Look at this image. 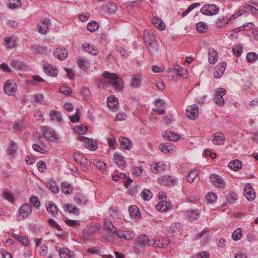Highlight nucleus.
I'll return each instance as SVG.
<instances>
[{
  "mask_svg": "<svg viewBox=\"0 0 258 258\" xmlns=\"http://www.w3.org/2000/svg\"><path fill=\"white\" fill-rule=\"evenodd\" d=\"M113 159L115 163L118 167H120L121 168L125 167V161L123 160V157L121 155H120L118 153H115L114 155Z\"/></svg>",
  "mask_w": 258,
  "mask_h": 258,
  "instance_id": "33",
  "label": "nucleus"
},
{
  "mask_svg": "<svg viewBox=\"0 0 258 258\" xmlns=\"http://www.w3.org/2000/svg\"><path fill=\"white\" fill-rule=\"evenodd\" d=\"M104 78L109 79L108 84L111 85L115 90H120L122 88L121 84V79L115 74L104 72L103 74Z\"/></svg>",
  "mask_w": 258,
  "mask_h": 258,
  "instance_id": "2",
  "label": "nucleus"
},
{
  "mask_svg": "<svg viewBox=\"0 0 258 258\" xmlns=\"http://www.w3.org/2000/svg\"><path fill=\"white\" fill-rule=\"evenodd\" d=\"M217 198V197L215 193L212 192H209L206 196V200L209 202V203H214Z\"/></svg>",
  "mask_w": 258,
  "mask_h": 258,
  "instance_id": "59",
  "label": "nucleus"
},
{
  "mask_svg": "<svg viewBox=\"0 0 258 258\" xmlns=\"http://www.w3.org/2000/svg\"><path fill=\"white\" fill-rule=\"evenodd\" d=\"M47 211L52 216H55L57 214L58 210L57 207L52 201H48L46 203Z\"/></svg>",
  "mask_w": 258,
  "mask_h": 258,
  "instance_id": "22",
  "label": "nucleus"
},
{
  "mask_svg": "<svg viewBox=\"0 0 258 258\" xmlns=\"http://www.w3.org/2000/svg\"><path fill=\"white\" fill-rule=\"evenodd\" d=\"M20 215L22 216L23 219L27 217L32 212V207L28 203L22 205L19 209Z\"/></svg>",
  "mask_w": 258,
  "mask_h": 258,
  "instance_id": "13",
  "label": "nucleus"
},
{
  "mask_svg": "<svg viewBox=\"0 0 258 258\" xmlns=\"http://www.w3.org/2000/svg\"><path fill=\"white\" fill-rule=\"evenodd\" d=\"M119 145L121 148L124 150H128L132 146V142L127 138L121 137L119 139Z\"/></svg>",
  "mask_w": 258,
  "mask_h": 258,
  "instance_id": "29",
  "label": "nucleus"
},
{
  "mask_svg": "<svg viewBox=\"0 0 258 258\" xmlns=\"http://www.w3.org/2000/svg\"><path fill=\"white\" fill-rule=\"evenodd\" d=\"M226 67V62L223 61L218 64L215 69L213 76L215 78H220L224 73Z\"/></svg>",
  "mask_w": 258,
  "mask_h": 258,
  "instance_id": "9",
  "label": "nucleus"
},
{
  "mask_svg": "<svg viewBox=\"0 0 258 258\" xmlns=\"http://www.w3.org/2000/svg\"><path fill=\"white\" fill-rule=\"evenodd\" d=\"M75 131L80 134H84L87 131V127L86 126H77L74 128Z\"/></svg>",
  "mask_w": 258,
  "mask_h": 258,
  "instance_id": "64",
  "label": "nucleus"
},
{
  "mask_svg": "<svg viewBox=\"0 0 258 258\" xmlns=\"http://www.w3.org/2000/svg\"><path fill=\"white\" fill-rule=\"evenodd\" d=\"M152 240H149L147 235L142 234L140 235L136 240V243L138 245L143 246L146 244L150 245L149 242H151Z\"/></svg>",
  "mask_w": 258,
  "mask_h": 258,
  "instance_id": "28",
  "label": "nucleus"
},
{
  "mask_svg": "<svg viewBox=\"0 0 258 258\" xmlns=\"http://www.w3.org/2000/svg\"><path fill=\"white\" fill-rule=\"evenodd\" d=\"M82 47L84 51L91 54L95 55L98 53V49L95 46L87 43H84Z\"/></svg>",
  "mask_w": 258,
  "mask_h": 258,
  "instance_id": "24",
  "label": "nucleus"
},
{
  "mask_svg": "<svg viewBox=\"0 0 258 258\" xmlns=\"http://www.w3.org/2000/svg\"><path fill=\"white\" fill-rule=\"evenodd\" d=\"M5 46L7 48L11 49L16 47V40L12 37H6L5 38Z\"/></svg>",
  "mask_w": 258,
  "mask_h": 258,
  "instance_id": "41",
  "label": "nucleus"
},
{
  "mask_svg": "<svg viewBox=\"0 0 258 258\" xmlns=\"http://www.w3.org/2000/svg\"><path fill=\"white\" fill-rule=\"evenodd\" d=\"M70 119L72 122H77L80 120V110L76 109L75 114L70 116Z\"/></svg>",
  "mask_w": 258,
  "mask_h": 258,
  "instance_id": "55",
  "label": "nucleus"
},
{
  "mask_svg": "<svg viewBox=\"0 0 258 258\" xmlns=\"http://www.w3.org/2000/svg\"><path fill=\"white\" fill-rule=\"evenodd\" d=\"M49 20L45 19L40 22L38 25V31L42 34H46L49 25Z\"/></svg>",
  "mask_w": 258,
  "mask_h": 258,
  "instance_id": "15",
  "label": "nucleus"
},
{
  "mask_svg": "<svg viewBox=\"0 0 258 258\" xmlns=\"http://www.w3.org/2000/svg\"><path fill=\"white\" fill-rule=\"evenodd\" d=\"M128 212L132 218H140L141 213L138 207L136 205H132L129 207Z\"/></svg>",
  "mask_w": 258,
  "mask_h": 258,
  "instance_id": "25",
  "label": "nucleus"
},
{
  "mask_svg": "<svg viewBox=\"0 0 258 258\" xmlns=\"http://www.w3.org/2000/svg\"><path fill=\"white\" fill-rule=\"evenodd\" d=\"M61 189L62 191L67 195L71 194L73 190L71 185L66 182L61 183Z\"/></svg>",
  "mask_w": 258,
  "mask_h": 258,
  "instance_id": "40",
  "label": "nucleus"
},
{
  "mask_svg": "<svg viewBox=\"0 0 258 258\" xmlns=\"http://www.w3.org/2000/svg\"><path fill=\"white\" fill-rule=\"evenodd\" d=\"M219 8L214 4L205 5L201 9L200 12L205 15H213L218 13Z\"/></svg>",
  "mask_w": 258,
  "mask_h": 258,
  "instance_id": "4",
  "label": "nucleus"
},
{
  "mask_svg": "<svg viewBox=\"0 0 258 258\" xmlns=\"http://www.w3.org/2000/svg\"><path fill=\"white\" fill-rule=\"evenodd\" d=\"M4 90L8 95H14L17 91V85L13 80H7L4 86Z\"/></svg>",
  "mask_w": 258,
  "mask_h": 258,
  "instance_id": "5",
  "label": "nucleus"
},
{
  "mask_svg": "<svg viewBox=\"0 0 258 258\" xmlns=\"http://www.w3.org/2000/svg\"><path fill=\"white\" fill-rule=\"evenodd\" d=\"M112 236L113 237L116 236L118 238H123L127 240H131L133 238L131 233L123 230H117L116 228H115L114 233L112 234L111 237Z\"/></svg>",
  "mask_w": 258,
  "mask_h": 258,
  "instance_id": "12",
  "label": "nucleus"
},
{
  "mask_svg": "<svg viewBox=\"0 0 258 258\" xmlns=\"http://www.w3.org/2000/svg\"><path fill=\"white\" fill-rule=\"evenodd\" d=\"M59 91L61 93L66 95H70L72 93L71 88L66 86L60 87L59 88Z\"/></svg>",
  "mask_w": 258,
  "mask_h": 258,
  "instance_id": "56",
  "label": "nucleus"
},
{
  "mask_svg": "<svg viewBox=\"0 0 258 258\" xmlns=\"http://www.w3.org/2000/svg\"><path fill=\"white\" fill-rule=\"evenodd\" d=\"M212 143L216 145H221L224 143L225 137L222 133L217 132L211 137Z\"/></svg>",
  "mask_w": 258,
  "mask_h": 258,
  "instance_id": "11",
  "label": "nucleus"
},
{
  "mask_svg": "<svg viewBox=\"0 0 258 258\" xmlns=\"http://www.w3.org/2000/svg\"><path fill=\"white\" fill-rule=\"evenodd\" d=\"M218 60V53L213 48H210L208 52V61L210 64H215Z\"/></svg>",
  "mask_w": 258,
  "mask_h": 258,
  "instance_id": "19",
  "label": "nucleus"
},
{
  "mask_svg": "<svg viewBox=\"0 0 258 258\" xmlns=\"http://www.w3.org/2000/svg\"><path fill=\"white\" fill-rule=\"evenodd\" d=\"M144 40L150 52L155 53L158 51L159 45L155 40V36L149 31H145Z\"/></svg>",
  "mask_w": 258,
  "mask_h": 258,
  "instance_id": "1",
  "label": "nucleus"
},
{
  "mask_svg": "<svg viewBox=\"0 0 258 258\" xmlns=\"http://www.w3.org/2000/svg\"><path fill=\"white\" fill-rule=\"evenodd\" d=\"M161 181L165 184L170 185L171 184H174L176 182V180L172 176L165 175L162 177Z\"/></svg>",
  "mask_w": 258,
  "mask_h": 258,
  "instance_id": "38",
  "label": "nucleus"
},
{
  "mask_svg": "<svg viewBox=\"0 0 258 258\" xmlns=\"http://www.w3.org/2000/svg\"><path fill=\"white\" fill-rule=\"evenodd\" d=\"M242 46L241 45H236L232 48V52L236 56H240L242 53Z\"/></svg>",
  "mask_w": 258,
  "mask_h": 258,
  "instance_id": "61",
  "label": "nucleus"
},
{
  "mask_svg": "<svg viewBox=\"0 0 258 258\" xmlns=\"http://www.w3.org/2000/svg\"><path fill=\"white\" fill-rule=\"evenodd\" d=\"M59 254L61 258H73L74 256V253L66 248H60Z\"/></svg>",
  "mask_w": 258,
  "mask_h": 258,
  "instance_id": "31",
  "label": "nucleus"
},
{
  "mask_svg": "<svg viewBox=\"0 0 258 258\" xmlns=\"http://www.w3.org/2000/svg\"><path fill=\"white\" fill-rule=\"evenodd\" d=\"M170 241L168 239H163L162 240H152L151 242H149L150 245L154 247H158L159 248H166L169 244Z\"/></svg>",
  "mask_w": 258,
  "mask_h": 258,
  "instance_id": "17",
  "label": "nucleus"
},
{
  "mask_svg": "<svg viewBox=\"0 0 258 258\" xmlns=\"http://www.w3.org/2000/svg\"><path fill=\"white\" fill-rule=\"evenodd\" d=\"M232 20V17L228 18L227 17L224 16L222 18H219L216 22V26L218 28L224 27L226 24H228Z\"/></svg>",
  "mask_w": 258,
  "mask_h": 258,
  "instance_id": "26",
  "label": "nucleus"
},
{
  "mask_svg": "<svg viewBox=\"0 0 258 258\" xmlns=\"http://www.w3.org/2000/svg\"><path fill=\"white\" fill-rule=\"evenodd\" d=\"M11 65L12 67L18 70H23L26 68L25 63L16 60H13Z\"/></svg>",
  "mask_w": 258,
  "mask_h": 258,
  "instance_id": "35",
  "label": "nucleus"
},
{
  "mask_svg": "<svg viewBox=\"0 0 258 258\" xmlns=\"http://www.w3.org/2000/svg\"><path fill=\"white\" fill-rule=\"evenodd\" d=\"M131 85L134 88H140L141 86V78L140 76H134L131 81Z\"/></svg>",
  "mask_w": 258,
  "mask_h": 258,
  "instance_id": "34",
  "label": "nucleus"
},
{
  "mask_svg": "<svg viewBox=\"0 0 258 258\" xmlns=\"http://www.w3.org/2000/svg\"><path fill=\"white\" fill-rule=\"evenodd\" d=\"M165 105L164 102L162 99H156L155 101L156 108L153 109V110L159 114H164L165 112Z\"/></svg>",
  "mask_w": 258,
  "mask_h": 258,
  "instance_id": "14",
  "label": "nucleus"
},
{
  "mask_svg": "<svg viewBox=\"0 0 258 258\" xmlns=\"http://www.w3.org/2000/svg\"><path fill=\"white\" fill-rule=\"evenodd\" d=\"M246 59L248 62H254L258 59V55L255 52H249L247 54Z\"/></svg>",
  "mask_w": 258,
  "mask_h": 258,
  "instance_id": "54",
  "label": "nucleus"
},
{
  "mask_svg": "<svg viewBox=\"0 0 258 258\" xmlns=\"http://www.w3.org/2000/svg\"><path fill=\"white\" fill-rule=\"evenodd\" d=\"M181 228V225L179 223H173L170 226V229L173 232H176Z\"/></svg>",
  "mask_w": 258,
  "mask_h": 258,
  "instance_id": "63",
  "label": "nucleus"
},
{
  "mask_svg": "<svg viewBox=\"0 0 258 258\" xmlns=\"http://www.w3.org/2000/svg\"><path fill=\"white\" fill-rule=\"evenodd\" d=\"M37 168L39 172H43L46 169V165L44 161H39L37 164Z\"/></svg>",
  "mask_w": 258,
  "mask_h": 258,
  "instance_id": "60",
  "label": "nucleus"
},
{
  "mask_svg": "<svg viewBox=\"0 0 258 258\" xmlns=\"http://www.w3.org/2000/svg\"><path fill=\"white\" fill-rule=\"evenodd\" d=\"M174 66L180 76L183 78H186L187 77V71L186 70L181 68L178 64H175Z\"/></svg>",
  "mask_w": 258,
  "mask_h": 258,
  "instance_id": "42",
  "label": "nucleus"
},
{
  "mask_svg": "<svg viewBox=\"0 0 258 258\" xmlns=\"http://www.w3.org/2000/svg\"><path fill=\"white\" fill-rule=\"evenodd\" d=\"M242 166L241 162L238 159L231 161L228 164L229 168L235 171H239L242 168Z\"/></svg>",
  "mask_w": 258,
  "mask_h": 258,
  "instance_id": "27",
  "label": "nucleus"
},
{
  "mask_svg": "<svg viewBox=\"0 0 258 258\" xmlns=\"http://www.w3.org/2000/svg\"><path fill=\"white\" fill-rule=\"evenodd\" d=\"M172 205L167 201H162L159 202L156 206V209L161 212H166L172 208Z\"/></svg>",
  "mask_w": 258,
  "mask_h": 258,
  "instance_id": "16",
  "label": "nucleus"
},
{
  "mask_svg": "<svg viewBox=\"0 0 258 258\" xmlns=\"http://www.w3.org/2000/svg\"><path fill=\"white\" fill-rule=\"evenodd\" d=\"M31 50L33 52L38 53H43L46 51V47L39 45H35L31 46Z\"/></svg>",
  "mask_w": 258,
  "mask_h": 258,
  "instance_id": "52",
  "label": "nucleus"
},
{
  "mask_svg": "<svg viewBox=\"0 0 258 258\" xmlns=\"http://www.w3.org/2000/svg\"><path fill=\"white\" fill-rule=\"evenodd\" d=\"M210 179L213 184L218 188H223L225 186V182L219 175L212 174L210 175Z\"/></svg>",
  "mask_w": 258,
  "mask_h": 258,
  "instance_id": "6",
  "label": "nucleus"
},
{
  "mask_svg": "<svg viewBox=\"0 0 258 258\" xmlns=\"http://www.w3.org/2000/svg\"><path fill=\"white\" fill-rule=\"evenodd\" d=\"M226 90L222 88H219L216 92V97L214 98L215 103L219 106L224 104L223 96L226 94Z\"/></svg>",
  "mask_w": 258,
  "mask_h": 258,
  "instance_id": "8",
  "label": "nucleus"
},
{
  "mask_svg": "<svg viewBox=\"0 0 258 258\" xmlns=\"http://www.w3.org/2000/svg\"><path fill=\"white\" fill-rule=\"evenodd\" d=\"M162 136L164 138L173 142H176L180 138L179 135L171 131L165 132Z\"/></svg>",
  "mask_w": 258,
  "mask_h": 258,
  "instance_id": "20",
  "label": "nucleus"
},
{
  "mask_svg": "<svg viewBox=\"0 0 258 258\" xmlns=\"http://www.w3.org/2000/svg\"><path fill=\"white\" fill-rule=\"evenodd\" d=\"M4 198L9 202L13 203L14 201V195L13 193L9 190H5L3 194Z\"/></svg>",
  "mask_w": 258,
  "mask_h": 258,
  "instance_id": "48",
  "label": "nucleus"
},
{
  "mask_svg": "<svg viewBox=\"0 0 258 258\" xmlns=\"http://www.w3.org/2000/svg\"><path fill=\"white\" fill-rule=\"evenodd\" d=\"M198 174V171L196 170L191 171L187 176V181L190 183L193 182L197 177Z\"/></svg>",
  "mask_w": 258,
  "mask_h": 258,
  "instance_id": "51",
  "label": "nucleus"
},
{
  "mask_svg": "<svg viewBox=\"0 0 258 258\" xmlns=\"http://www.w3.org/2000/svg\"><path fill=\"white\" fill-rule=\"evenodd\" d=\"M74 158L76 162L80 164L83 161H85L86 158L78 153L74 154Z\"/></svg>",
  "mask_w": 258,
  "mask_h": 258,
  "instance_id": "58",
  "label": "nucleus"
},
{
  "mask_svg": "<svg viewBox=\"0 0 258 258\" xmlns=\"http://www.w3.org/2000/svg\"><path fill=\"white\" fill-rule=\"evenodd\" d=\"M108 107L113 111L116 110L118 107V99L114 95H111L107 98Z\"/></svg>",
  "mask_w": 258,
  "mask_h": 258,
  "instance_id": "18",
  "label": "nucleus"
},
{
  "mask_svg": "<svg viewBox=\"0 0 258 258\" xmlns=\"http://www.w3.org/2000/svg\"><path fill=\"white\" fill-rule=\"evenodd\" d=\"M186 113L187 117L191 119H196L199 114V107L196 104L188 106L187 107Z\"/></svg>",
  "mask_w": 258,
  "mask_h": 258,
  "instance_id": "7",
  "label": "nucleus"
},
{
  "mask_svg": "<svg viewBox=\"0 0 258 258\" xmlns=\"http://www.w3.org/2000/svg\"><path fill=\"white\" fill-rule=\"evenodd\" d=\"M94 165L102 172H104L106 170V164L99 160H94L93 161Z\"/></svg>",
  "mask_w": 258,
  "mask_h": 258,
  "instance_id": "39",
  "label": "nucleus"
},
{
  "mask_svg": "<svg viewBox=\"0 0 258 258\" xmlns=\"http://www.w3.org/2000/svg\"><path fill=\"white\" fill-rule=\"evenodd\" d=\"M53 54L55 57L60 60H63L68 56V51L64 48H57Z\"/></svg>",
  "mask_w": 258,
  "mask_h": 258,
  "instance_id": "21",
  "label": "nucleus"
},
{
  "mask_svg": "<svg viewBox=\"0 0 258 258\" xmlns=\"http://www.w3.org/2000/svg\"><path fill=\"white\" fill-rule=\"evenodd\" d=\"M141 196L144 200L149 201L152 198L153 194L150 190L145 189L141 193Z\"/></svg>",
  "mask_w": 258,
  "mask_h": 258,
  "instance_id": "45",
  "label": "nucleus"
},
{
  "mask_svg": "<svg viewBox=\"0 0 258 258\" xmlns=\"http://www.w3.org/2000/svg\"><path fill=\"white\" fill-rule=\"evenodd\" d=\"M208 25L204 22H201L197 24L196 28L198 32L204 33L208 29Z\"/></svg>",
  "mask_w": 258,
  "mask_h": 258,
  "instance_id": "50",
  "label": "nucleus"
},
{
  "mask_svg": "<svg viewBox=\"0 0 258 258\" xmlns=\"http://www.w3.org/2000/svg\"><path fill=\"white\" fill-rule=\"evenodd\" d=\"M152 23L156 28L159 30H163L165 29V25L163 23L161 19L157 17H153Z\"/></svg>",
  "mask_w": 258,
  "mask_h": 258,
  "instance_id": "32",
  "label": "nucleus"
},
{
  "mask_svg": "<svg viewBox=\"0 0 258 258\" xmlns=\"http://www.w3.org/2000/svg\"><path fill=\"white\" fill-rule=\"evenodd\" d=\"M44 73L52 77H55L57 75L58 71L55 68L52 67L49 64L44 66Z\"/></svg>",
  "mask_w": 258,
  "mask_h": 258,
  "instance_id": "30",
  "label": "nucleus"
},
{
  "mask_svg": "<svg viewBox=\"0 0 258 258\" xmlns=\"http://www.w3.org/2000/svg\"><path fill=\"white\" fill-rule=\"evenodd\" d=\"M17 149V146L16 143L13 141H11L10 147L7 151V154L9 155H13L16 152Z\"/></svg>",
  "mask_w": 258,
  "mask_h": 258,
  "instance_id": "43",
  "label": "nucleus"
},
{
  "mask_svg": "<svg viewBox=\"0 0 258 258\" xmlns=\"http://www.w3.org/2000/svg\"><path fill=\"white\" fill-rule=\"evenodd\" d=\"M99 28L98 23L95 21H91L87 25V30L90 32H95L96 30H97Z\"/></svg>",
  "mask_w": 258,
  "mask_h": 258,
  "instance_id": "49",
  "label": "nucleus"
},
{
  "mask_svg": "<svg viewBox=\"0 0 258 258\" xmlns=\"http://www.w3.org/2000/svg\"><path fill=\"white\" fill-rule=\"evenodd\" d=\"M210 253L207 251H202L196 254L192 258H209Z\"/></svg>",
  "mask_w": 258,
  "mask_h": 258,
  "instance_id": "62",
  "label": "nucleus"
},
{
  "mask_svg": "<svg viewBox=\"0 0 258 258\" xmlns=\"http://www.w3.org/2000/svg\"><path fill=\"white\" fill-rule=\"evenodd\" d=\"M13 237L15 239L18 240L20 241L21 243L24 245H27L29 244V240L27 237H23L22 236H19L18 235L13 233Z\"/></svg>",
  "mask_w": 258,
  "mask_h": 258,
  "instance_id": "47",
  "label": "nucleus"
},
{
  "mask_svg": "<svg viewBox=\"0 0 258 258\" xmlns=\"http://www.w3.org/2000/svg\"><path fill=\"white\" fill-rule=\"evenodd\" d=\"M43 137L50 142H57L58 137L54 131L49 126H43L42 128Z\"/></svg>",
  "mask_w": 258,
  "mask_h": 258,
  "instance_id": "3",
  "label": "nucleus"
},
{
  "mask_svg": "<svg viewBox=\"0 0 258 258\" xmlns=\"http://www.w3.org/2000/svg\"><path fill=\"white\" fill-rule=\"evenodd\" d=\"M106 9L108 13H114L117 10V7L115 3L113 2H108L105 6Z\"/></svg>",
  "mask_w": 258,
  "mask_h": 258,
  "instance_id": "46",
  "label": "nucleus"
},
{
  "mask_svg": "<svg viewBox=\"0 0 258 258\" xmlns=\"http://www.w3.org/2000/svg\"><path fill=\"white\" fill-rule=\"evenodd\" d=\"M22 5L20 0H10L8 3V7L10 9H16Z\"/></svg>",
  "mask_w": 258,
  "mask_h": 258,
  "instance_id": "44",
  "label": "nucleus"
},
{
  "mask_svg": "<svg viewBox=\"0 0 258 258\" xmlns=\"http://www.w3.org/2000/svg\"><path fill=\"white\" fill-rule=\"evenodd\" d=\"M81 141L84 143L85 147L90 150L95 151L96 150L97 146L96 143L93 142L88 138L83 137Z\"/></svg>",
  "mask_w": 258,
  "mask_h": 258,
  "instance_id": "23",
  "label": "nucleus"
},
{
  "mask_svg": "<svg viewBox=\"0 0 258 258\" xmlns=\"http://www.w3.org/2000/svg\"><path fill=\"white\" fill-rule=\"evenodd\" d=\"M244 194L245 198L249 201L253 200L255 197L253 189L250 187L249 188L245 187L244 188Z\"/></svg>",
  "mask_w": 258,
  "mask_h": 258,
  "instance_id": "36",
  "label": "nucleus"
},
{
  "mask_svg": "<svg viewBox=\"0 0 258 258\" xmlns=\"http://www.w3.org/2000/svg\"><path fill=\"white\" fill-rule=\"evenodd\" d=\"M104 229L109 232V237H108V239L109 241H111L112 240L111 238V235L113 233H114V229L116 228L114 225L112 223L111 221L108 219L105 218L104 220Z\"/></svg>",
  "mask_w": 258,
  "mask_h": 258,
  "instance_id": "10",
  "label": "nucleus"
},
{
  "mask_svg": "<svg viewBox=\"0 0 258 258\" xmlns=\"http://www.w3.org/2000/svg\"><path fill=\"white\" fill-rule=\"evenodd\" d=\"M51 119L53 120H56L57 122H60L62 120L61 115L60 112L53 110L49 113Z\"/></svg>",
  "mask_w": 258,
  "mask_h": 258,
  "instance_id": "37",
  "label": "nucleus"
},
{
  "mask_svg": "<svg viewBox=\"0 0 258 258\" xmlns=\"http://www.w3.org/2000/svg\"><path fill=\"white\" fill-rule=\"evenodd\" d=\"M242 237V230L241 228L236 229L232 233V237L234 241L239 240Z\"/></svg>",
  "mask_w": 258,
  "mask_h": 258,
  "instance_id": "53",
  "label": "nucleus"
},
{
  "mask_svg": "<svg viewBox=\"0 0 258 258\" xmlns=\"http://www.w3.org/2000/svg\"><path fill=\"white\" fill-rule=\"evenodd\" d=\"M30 202L33 204V206L36 208H39L40 206V202L38 198L36 196H32L30 198Z\"/></svg>",
  "mask_w": 258,
  "mask_h": 258,
  "instance_id": "57",
  "label": "nucleus"
}]
</instances>
